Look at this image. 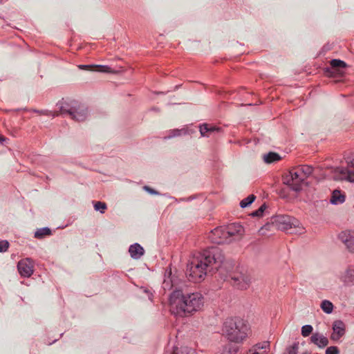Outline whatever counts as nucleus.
Returning <instances> with one entry per match:
<instances>
[{
  "mask_svg": "<svg viewBox=\"0 0 354 354\" xmlns=\"http://www.w3.org/2000/svg\"><path fill=\"white\" fill-rule=\"evenodd\" d=\"M129 252L133 259H138L144 254L143 248L138 243H134L129 247Z\"/></svg>",
  "mask_w": 354,
  "mask_h": 354,
  "instance_id": "nucleus-18",
  "label": "nucleus"
},
{
  "mask_svg": "<svg viewBox=\"0 0 354 354\" xmlns=\"http://www.w3.org/2000/svg\"><path fill=\"white\" fill-rule=\"evenodd\" d=\"M209 238L216 244L230 243L225 227H218L211 231Z\"/></svg>",
  "mask_w": 354,
  "mask_h": 354,
  "instance_id": "nucleus-7",
  "label": "nucleus"
},
{
  "mask_svg": "<svg viewBox=\"0 0 354 354\" xmlns=\"http://www.w3.org/2000/svg\"><path fill=\"white\" fill-rule=\"evenodd\" d=\"M232 280L233 286L241 290L247 289L251 283L250 277L245 274L232 277Z\"/></svg>",
  "mask_w": 354,
  "mask_h": 354,
  "instance_id": "nucleus-11",
  "label": "nucleus"
},
{
  "mask_svg": "<svg viewBox=\"0 0 354 354\" xmlns=\"http://www.w3.org/2000/svg\"><path fill=\"white\" fill-rule=\"evenodd\" d=\"M299 169V173L303 176V177L306 179L308 178L313 171V168L309 165H300L297 167Z\"/></svg>",
  "mask_w": 354,
  "mask_h": 354,
  "instance_id": "nucleus-21",
  "label": "nucleus"
},
{
  "mask_svg": "<svg viewBox=\"0 0 354 354\" xmlns=\"http://www.w3.org/2000/svg\"><path fill=\"white\" fill-rule=\"evenodd\" d=\"M345 324L341 320H337L333 324V333L331 334V339L337 341L339 339L345 334Z\"/></svg>",
  "mask_w": 354,
  "mask_h": 354,
  "instance_id": "nucleus-13",
  "label": "nucleus"
},
{
  "mask_svg": "<svg viewBox=\"0 0 354 354\" xmlns=\"http://www.w3.org/2000/svg\"><path fill=\"white\" fill-rule=\"evenodd\" d=\"M277 227L282 231H290V233H302L303 228L300 222L295 218L288 215H278L274 218Z\"/></svg>",
  "mask_w": 354,
  "mask_h": 354,
  "instance_id": "nucleus-4",
  "label": "nucleus"
},
{
  "mask_svg": "<svg viewBox=\"0 0 354 354\" xmlns=\"http://www.w3.org/2000/svg\"><path fill=\"white\" fill-rule=\"evenodd\" d=\"M266 209V204H263L262 205L260 206V207L256 210V211H254L253 212H252L250 214V215L253 217H259V216H261L263 215V213L264 212L265 209Z\"/></svg>",
  "mask_w": 354,
  "mask_h": 354,
  "instance_id": "nucleus-29",
  "label": "nucleus"
},
{
  "mask_svg": "<svg viewBox=\"0 0 354 354\" xmlns=\"http://www.w3.org/2000/svg\"><path fill=\"white\" fill-rule=\"evenodd\" d=\"M281 159L280 156L274 152H269L263 156V160L266 163H272Z\"/></svg>",
  "mask_w": 354,
  "mask_h": 354,
  "instance_id": "nucleus-22",
  "label": "nucleus"
},
{
  "mask_svg": "<svg viewBox=\"0 0 354 354\" xmlns=\"http://www.w3.org/2000/svg\"><path fill=\"white\" fill-rule=\"evenodd\" d=\"M337 178L339 180L354 183V172L347 168L339 167L335 170Z\"/></svg>",
  "mask_w": 354,
  "mask_h": 354,
  "instance_id": "nucleus-14",
  "label": "nucleus"
},
{
  "mask_svg": "<svg viewBox=\"0 0 354 354\" xmlns=\"http://www.w3.org/2000/svg\"><path fill=\"white\" fill-rule=\"evenodd\" d=\"M320 307L324 313L330 314L333 310L334 306L330 301L324 300L322 301Z\"/></svg>",
  "mask_w": 354,
  "mask_h": 354,
  "instance_id": "nucleus-23",
  "label": "nucleus"
},
{
  "mask_svg": "<svg viewBox=\"0 0 354 354\" xmlns=\"http://www.w3.org/2000/svg\"><path fill=\"white\" fill-rule=\"evenodd\" d=\"M332 68L339 75L344 73L346 64L340 59H333L330 62Z\"/></svg>",
  "mask_w": 354,
  "mask_h": 354,
  "instance_id": "nucleus-20",
  "label": "nucleus"
},
{
  "mask_svg": "<svg viewBox=\"0 0 354 354\" xmlns=\"http://www.w3.org/2000/svg\"><path fill=\"white\" fill-rule=\"evenodd\" d=\"M341 280L346 285L354 284V266H349L341 275Z\"/></svg>",
  "mask_w": 354,
  "mask_h": 354,
  "instance_id": "nucleus-15",
  "label": "nucleus"
},
{
  "mask_svg": "<svg viewBox=\"0 0 354 354\" xmlns=\"http://www.w3.org/2000/svg\"><path fill=\"white\" fill-rule=\"evenodd\" d=\"M95 68H97L96 71L101 73H111L113 71L111 70L110 67L108 66L104 65H96L95 66Z\"/></svg>",
  "mask_w": 354,
  "mask_h": 354,
  "instance_id": "nucleus-30",
  "label": "nucleus"
},
{
  "mask_svg": "<svg viewBox=\"0 0 354 354\" xmlns=\"http://www.w3.org/2000/svg\"><path fill=\"white\" fill-rule=\"evenodd\" d=\"M298 170L297 167L291 169L283 178V183L296 192L301 189V185L306 180Z\"/></svg>",
  "mask_w": 354,
  "mask_h": 354,
  "instance_id": "nucleus-6",
  "label": "nucleus"
},
{
  "mask_svg": "<svg viewBox=\"0 0 354 354\" xmlns=\"http://www.w3.org/2000/svg\"><path fill=\"white\" fill-rule=\"evenodd\" d=\"M338 238L350 252H354V230L342 232Z\"/></svg>",
  "mask_w": 354,
  "mask_h": 354,
  "instance_id": "nucleus-10",
  "label": "nucleus"
},
{
  "mask_svg": "<svg viewBox=\"0 0 354 354\" xmlns=\"http://www.w3.org/2000/svg\"><path fill=\"white\" fill-rule=\"evenodd\" d=\"M346 199V195L340 190L335 189L330 196V202L333 205H340L342 204Z\"/></svg>",
  "mask_w": 354,
  "mask_h": 354,
  "instance_id": "nucleus-17",
  "label": "nucleus"
},
{
  "mask_svg": "<svg viewBox=\"0 0 354 354\" xmlns=\"http://www.w3.org/2000/svg\"><path fill=\"white\" fill-rule=\"evenodd\" d=\"M270 342L265 341L253 345L245 354H268Z\"/></svg>",
  "mask_w": 354,
  "mask_h": 354,
  "instance_id": "nucleus-12",
  "label": "nucleus"
},
{
  "mask_svg": "<svg viewBox=\"0 0 354 354\" xmlns=\"http://www.w3.org/2000/svg\"><path fill=\"white\" fill-rule=\"evenodd\" d=\"M313 331V326L311 325H305L301 328V335L304 337H308Z\"/></svg>",
  "mask_w": 354,
  "mask_h": 354,
  "instance_id": "nucleus-31",
  "label": "nucleus"
},
{
  "mask_svg": "<svg viewBox=\"0 0 354 354\" xmlns=\"http://www.w3.org/2000/svg\"><path fill=\"white\" fill-rule=\"evenodd\" d=\"M181 133H185L184 129H173L169 132V134L166 137L168 138H174L181 135Z\"/></svg>",
  "mask_w": 354,
  "mask_h": 354,
  "instance_id": "nucleus-32",
  "label": "nucleus"
},
{
  "mask_svg": "<svg viewBox=\"0 0 354 354\" xmlns=\"http://www.w3.org/2000/svg\"><path fill=\"white\" fill-rule=\"evenodd\" d=\"M51 230L48 227H43L38 229L35 233V237L37 239H42L46 236L50 235Z\"/></svg>",
  "mask_w": 354,
  "mask_h": 354,
  "instance_id": "nucleus-25",
  "label": "nucleus"
},
{
  "mask_svg": "<svg viewBox=\"0 0 354 354\" xmlns=\"http://www.w3.org/2000/svg\"><path fill=\"white\" fill-rule=\"evenodd\" d=\"M220 128L212 124H203L200 126V132L202 136L209 137L212 133L219 131Z\"/></svg>",
  "mask_w": 354,
  "mask_h": 354,
  "instance_id": "nucleus-19",
  "label": "nucleus"
},
{
  "mask_svg": "<svg viewBox=\"0 0 354 354\" xmlns=\"http://www.w3.org/2000/svg\"><path fill=\"white\" fill-rule=\"evenodd\" d=\"M91 67H92V66H90V65H79L78 66V68L80 69H88Z\"/></svg>",
  "mask_w": 354,
  "mask_h": 354,
  "instance_id": "nucleus-37",
  "label": "nucleus"
},
{
  "mask_svg": "<svg viewBox=\"0 0 354 354\" xmlns=\"http://www.w3.org/2000/svg\"><path fill=\"white\" fill-rule=\"evenodd\" d=\"M34 264L32 261L26 258L19 261L17 268L21 276L24 277H30L34 272Z\"/></svg>",
  "mask_w": 354,
  "mask_h": 354,
  "instance_id": "nucleus-9",
  "label": "nucleus"
},
{
  "mask_svg": "<svg viewBox=\"0 0 354 354\" xmlns=\"http://www.w3.org/2000/svg\"><path fill=\"white\" fill-rule=\"evenodd\" d=\"M310 341L319 348H324L328 344V339L322 334L314 333L310 337Z\"/></svg>",
  "mask_w": 354,
  "mask_h": 354,
  "instance_id": "nucleus-16",
  "label": "nucleus"
},
{
  "mask_svg": "<svg viewBox=\"0 0 354 354\" xmlns=\"http://www.w3.org/2000/svg\"><path fill=\"white\" fill-rule=\"evenodd\" d=\"M106 207V205L104 202L97 201L94 204L95 210L99 211L101 213H104Z\"/></svg>",
  "mask_w": 354,
  "mask_h": 354,
  "instance_id": "nucleus-28",
  "label": "nucleus"
},
{
  "mask_svg": "<svg viewBox=\"0 0 354 354\" xmlns=\"http://www.w3.org/2000/svg\"><path fill=\"white\" fill-rule=\"evenodd\" d=\"M171 354H195V352L192 348L183 347L180 349L175 348Z\"/></svg>",
  "mask_w": 354,
  "mask_h": 354,
  "instance_id": "nucleus-27",
  "label": "nucleus"
},
{
  "mask_svg": "<svg viewBox=\"0 0 354 354\" xmlns=\"http://www.w3.org/2000/svg\"><path fill=\"white\" fill-rule=\"evenodd\" d=\"M298 349V344H294L293 346H290L287 348L286 353L284 354H297Z\"/></svg>",
  "mask_w": 354,
  "mask_h": 354,
  "instance_id": "nucleus-33",
  "label": "nucleus"
},
{
  "mask_svg": "<svg viewBox=\"0 0 354 354\" xmlns=\"http://www.w3.org/2000/svg\"><path fill=\"white\" fill-rule=\"evenodd\" d=\"M326 354H339V349L337 346H330L326 348Z\"/></svg>",
  "mask_w": 354,
  "mask_h": 354,
  "instance_id": "nucleus-35",
  "label": "nucleus"
},
{
  "mask_svg": "<svg viewBox=\"0 0 354 354\" xmlns=\"http://www.w3.org/2000/svg\"><path fill=\"white\" fill-rule=\"evenodd\" d=\"M351 165L354 168V159L351 162Z\"/></svg>",
  "mask_w": 354,
  "mask_h": 354,
  "instance_id": "nucleus-40",
  "label": "nucleus"
},
{
  "mask_svg": "<svg viewBox=\"0 0 354 354\" xmlns=\"http://www.w3.org/2000/svg\"><path fill=\"white\" fill-rule=\"evenodd\" d=\"M151 294H150V295L149 296V299H151Z\"/></svg>",
  "mask_w": 354,
  "mask_h": 354,
  "instance_id": "nucleus-41",
  "label": "nucleus"
},
{
  "mask_svg": "<svg viewBox=\"0 0 354 354\" xmlns=\"http://www.w3.org/2000/svg\"><path fill=\"white\" fill-rule=\"evenodd\" d=\"M238 351V346L228 344L223 347L221 354H236Z\"/></svg>",
  "mask_w": 354,
  "mask_h": 354,
  "instance_id": "nucleus-24",
  "label": "nucleus"
},
{
  "mask_svg": "<svg viewBox=\"0 0 354 354\" xmlns=\"http://www.w3.org/2000/svg\"><path fill=\"white\" fill-rule=\"evenodd\" d=\"M224 259V254L218 248L193 254L187 268L189 280L194 283L203 281L208 272L221 267Z\"/></svg>",
  "mask_w": 354,
  "mask_h": 354,
  "instance_id": "nucleus-1",
  "label": "nucleus"
},
{
  "mask_svg": "<svg viewBox=\"0 0 354 354\" xmlns=\"http://www.w3.org/2000/svg\"><path fill=\"white\" fill-rule=\"evenodd\" d=\"M255 198H256V196L254 194L249 195L248 197H246L245 198L243 199L240 202L241 207L245 208V207L249 206L250 205H251L254 202Z\"/></svg>",
  "mask_w": 354,
  "mask_h": 354,
  "instance_id": "nucleus-26",
  "label": "nucleus"
},
{
  "mask_svg": "<svg viewBox=\"0 0 354 354\" xmlns=\"http://www.w3.org/2000/svg\"><path fill=\"white\" fill-rule=\"evenodd\" d=\"M145 189H146L147 192H149L151 194H156V192L154 190H153L152 189H151L150 187H149L147 186L145 187Z\"/></svg>",
  "mask_w": 354,
  "mask_h": 354,
  "instance_id": "nucleus-38",
  "label": "nucleus"
},
{
  "mask_svg": "<svg viewBox=\"0 0 354 354\" xmlns=\"http://www.w3.org/2000/svg\"><path fill=\"white\" fill-rule=\"evenodd\" d=\"M225 228L230 243L241 239L244 234L243 227L238 223L230 224Z\"/></svg>",
  "mask_w": 354,
  "mask_h": 354,
  "instance_id": "nucleus-8",
  "label": "nucleus"
},
{
  "mask_svg": "<svg viewBox=\"0 0 354 354\" xmlns=\"http://www.w3.org/2000/svg\"><path fill=\"white\" fill-rule=\"evenodd\" d=\"M222 333L230 342L243 344L250 335V328L248 323L240 317L229 318L223 323Z\"/></svg>",
  "mask_w": 354,
  "mask_h": 354,
  "instance_id": "nucleus-3",
  "label": "nucleus"
},
{
  "mask_svg": "<svg viewBox=\"0 0 354 354\" xmlns=\"http://www.w3.org/2000/svg\"><path fill=\"white\" fill-rule=\"evenodd\" d=\"M36 113H38L39 114H42V115H50V113H48V111H37V110H35L34 111Z\"/></svg>",
  "mask_w": 354,
  "mask_h": 354,
  "instance_id": "nucleus-36",
  "label": "nucleus"
},
{
  "mask_svg": "<svg viewBox=\"0 0 354 354\" xmlns=\"http://www.w3.org/2000/svg\"><path fill=\"white\" fill-rule=\"evenodd\" d=\"M9 247V243L7 241H0V252H6Z\"/></svg>",
  "mask_w": 354,
  "mask_h": 354,
  "instance_id": "nucleus-34",
  "label": "nucleus"
},
{
  "mask_svg": "<svg viewBox=\"0 0 354 354\" xmlns=\"http://www.w3.org/2000/svg\"><path fill=\"white\" fill-rule=\"evenodd\" d=\"M59 111L62 114H68L72 119L80 122L84 121L87 117V110L83 106H69L65 102L59 103Z\"/></svg>",
  "mask_w": 354,
  "mask_h": 354,
  "instance_id": "nucleus-5",
  "label": "nucleus"
},
{
  "mask_svg": "<svg viewBox=\"0 0 354 354\" xmlns=\"http://www.w3.org/2000/svg\"><path fill=\"white\" fill-rule=\"evenodd\" d=\"M204 303L203 296L198 292L183 294L176 290L169 296L170 311L180 317L189 316L201 310Z\"/></svg>",
  "mask_w": 354,
  "mask_h": 354,
  "instance_id": "nucleus-2",
  "label": "nucleus"
},
{
  "mask_svg": "<svg viewBox=\"0 0 354 354\" xmlns=\"http://www.w3.org/2000/svg\"><path fill=\"white\" fill-rule=\"evenodd\" d=\"M5 140V138L0 134V142H3Z\"/></svg>",
  "mask_w": 354,
  "mask_h": 354,
  "instance_id": "nucleus-39",
  "label": "nucleus"
}]
</instances>
